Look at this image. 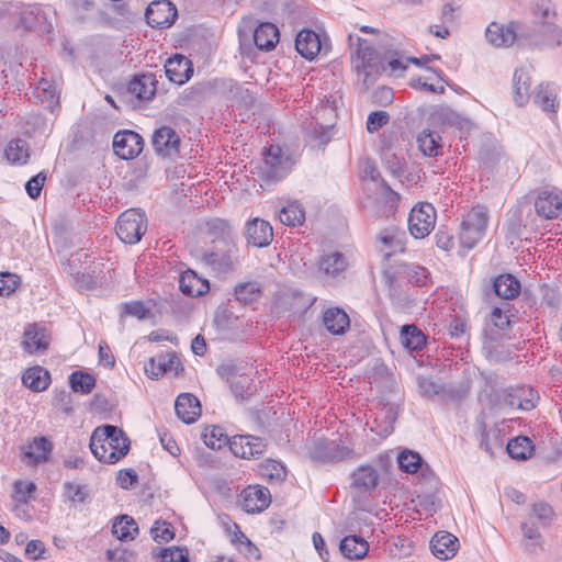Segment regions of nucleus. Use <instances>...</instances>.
<instances>
[{"label": "nucleus", "mask_w": 562, "mask_h": 562, "mask_svg": "<svg viewBox=\"0 0 562 562\" xmlns=\"http://www.w3.org/2000/svg\"><path fill=\"white\" fill-rule=\"evenodd\" d=\"M23 349L29 353L43 352L48 349L49 340L44 327L29 325L24 330Z\"/></svg>", "instance_id": "obj_23"}, {"label": "nucleus", "mask_w": 562, "mask_h": 562, "mask_svg": "<svg viewBox=\"0 0 562 562\" xmlns=\"http://www.w3.org/2000/svg\"><path fill=\"white\" fill-rule=\"evenodd\" d=\"M513 88L515 103L519 106L524 105L530 97V76L527 69L518 68L515 70L513 77Z\"/></svg>", "instance_id": "obj_37"}, {"label": "nucleus", "mask_w": 562, "mask_h": 562, "mask_svg": "<svg viewBox=\"0 0 562 562\" xmlns=\"http://www.w3.org/2000/svg\"><path fill=\"white\" fill-rule=\"evenodd\" d=\"M310 456L314 461L334 463L353 460L356 452L339 440L321 439L314 442Z\"/></svg>", "instance_id": "obj_7"}, {"label": "nucleus", "mask_w": 562, "mask_h": 562, "mask_svg": "<svg viewBox=\"0 0 562 562\" xmlns=\"http://www.w3.org/2000/svg\"><path fill=\"white\" fill-rule=\"evenodd\" d=\"M293 165V159L280 146L270 145L263 153L261 175L266 180L279 181L291 171Z\"/></svg>", "instance_id": "obj_6"}, {"label": "nucleus", "mask_w": 562, "mask_h": 562, "mask_svg": "<svg viewBox=\"0 0 562 562\" xmlns=\"http://www.w3.org/2000/svg\"><path fill=\"white\" fill-rule=\"evenodd\" d=\"M339 550L349 560H360L367 555L369 543L361 536L349 535L340 540Z\"/></svg>", "instance_id": "obj_30"}, {"label": "nucleus", "mask_w": 562, "mask_h": 562, "mask_svg": "<svg viewBox=\"0 0 562 562\" xmlns=\"http://www.w3.org/2000/svg\"><path fill=\"white\" fill-rule=\"evenodd\" d=\"M516 27V21L507 24L491 22L485 30V37L494 47H510L517 40Z\"/></svg>", "instance_id": "obj_13"}, {"label": "nucleus", "mask_w": 562, "mask_h": 562, "mask_svg": "<svg viewBox=\"0 0 562 562\" xmlns=\"http://www.w3.org/2000/svg\"><path fill=\"white\" fill-rule=\"evenodd\" d=\"M488 222L487 210L477 205L469 211L462 223L459 234V240L462 248L468 250L475 247V245L483 238Z\"/></svg>", "instance_id": "obj_4"}, {"label": "nucleus", "mask_w": 562, "mask_h": 562, "mask_svg": "<svg viewBox=\"0 0 562 562\" xmlns=\"http://www.w3.org/2000/svg\"><path fill=\"white\" fill-rule=\"evenodd\" d=\"M263 292V286L259 281L239 282L234 286V296L237 302L248 305L257 302Z\"/></svg>", "instance_id": "obj_32"}, {"label": "nucleus", "mask_w": 562, "mask_h": 562, "mask_svg": "<svg viewBox=\"0 0 562 562\" xmlns=\"http://www.w3.org/2000/svg\"><path fill=\"white\" fill-rule=\"evenodd\" d=\"M46 180V173L41 171L37 175L33 176L25 183V191L30 198L36 199L40 196L43 186Z\"/></svg>", "instance_id": "obj_59"}, {"label": "nucleus", "mask_w": 562, "mask_h": 562, "mask_svg": "<svg viewBox=\"0 0 562 562\" xmlns=\"http://www.w3.org/2000/svg\"><path fill=\"white\" fill-rule=\"evenodd\" d=\"M210 232L221 237L214 240V247L205 251L201 259L214 271L226 273L234 271L239 263V249L235 243V236L228 222L215 218L209 222Z\"/></svg>", "instance_id": "obj_2"}, {"label": "nucleus", "mask_w": 562, "mask_h": 562, "mask_svg": "<svg viewBox=\"0 0 562 562\" xmlns=\"http://www.w3.org/2000/svg\"><path fill=\"white\" fill-rule=\"evenodd\" d=\"M240 538L244 539V542L239 544L238 551L244 554L248 560L258 561L261 558V553L259 548L252 543L245 533H240Z\"/></svg>", "instance_id": "obj_62"}, {"label": "nucleus", "mask_w": 562, "mask_h": 562, "mask_svg": "<svg viewBox=\"0 0 562 562\" xmlns=\"http://www.w3.org/2000/svg\"><path fill=\"white\" fill-rule=\"evenodd\" d=\"M112 533L121 541L133 540L138 533V526L131 516L121 515L112 526Z\"/></svg>", "instance_id": "obj_41"}, {"label": "nucleus", "mask_w": 562, "mask_h": 562, "mask_svg": "<svg viewBox=\"0 0 562 562\" xmlns=\"http://www.w3.org/2000/svg\"><path fill=\"white\" fill-rule=\"evenodd\" d=\"M179 288L183 294L195 297L205 294L210 290V283L193 270L188 269L180 274Z\"/></svg>", "instance_id": "obj_28"}, {"label": "nucleus", "mask_w": 562, "mask_h": 562, "mask_svg": "<svg viewBox=\"0 0 562 562\" xmlns=\"http://www.w3.org/2000/svg\"><path fill=\"white\" fill-rule=\"evenodd\" d=\"M69 385L75 393L86 395L95 386V378L88 372L74 371L69 375Z\"/></svg>", "instance_id": "obj_44"}, {"label": "nucleus", "mask_w": 562, "mask_h": 562, "mask_svg": "<svg viewBox=\"0 0 562 562\" xmlns=\"http://www.w3.org/2000/svg\"><path fill=\"white\" fill-rule=\"evenodd\" d=\"M144 147L143 137L131 130L119 131L113 137L114 153L122 159L137 157Z\"/></svg>", "instance_id": "obj_10"}, {"label": "nucleus", "mask_w": 562, "mask_h": 562, "mask_svg": "<svg viewBox=\"0 0 562 562\" xmlns=\"http://www.w3.org/2000/svg\"><path fill=\"white\" fill-rule=\"evenodd\" d=\"M279 30L270 22L260 23L254 31V42L258 49L269 52L279 42Z\"/></svg>", "instance_id": "obj_29"}, {"label": "nucleus", "mask_w": 562, "mask_h": 562, "mask_svg": "<svg viewBox=\"0 0 562 562\" xmlns=\"http://www.w3.org/2000/svg\"><path fill=\"white\" fill-rule=\"evenodd\" d=\"M229 387L234 396L243 401L248 400L255 392V385L251 379L243 374H238L229 383Z\"/></svg>", "instance_id": "obj_49"}, {"label": "nucleus", "mask_w": 562, "mask_h": 562, "mask_svg": "<svg viewBox=\"0 0 562 562\" xmlns=\"http://www.w3.org/2000/svg\"><path fill=\"white\" fill-rule=\"evenodd\" d=\"M532 515L543 525L547 526L553 518V509L547 503H536L532 506Z\"/></svg>", "instance_id": "obj_60"}, {"label": "nucleus", "mask_w": 562, "mask_h": 562, "mask_svg": "<svg viewBox=\"0 0 562 562\" xmlns=\"http://www.w3.org/2000/svg\"><path fill=\"white\" fill-rule=\"evenodd\" d=\"M138 482V475L133 469L120 470L116 475V483L120 487L128 490Z\"/></svg>", "instance_id": "obj_61"}, {"label": "nucleus", "mask_w": 562, "mask_h": 562, "mask_svg": "<svg viewBox=\"0 0 562 562\" xmlns=\"http://www.w3.org/2000/svg\"><path fill=\"white\" fill-rule=\"evenodd\" d=\"M403 233L395 228H386L382 231L378 239L385 246V257L389 258L392 254L404 250V243L402 240Z\"/></svg>", "instance_id": "obj_42"}, {"label": "nucleus", "mask_w": 562, "mask_h": 562, "mask_svg": "<svg viewBox=\"0 0 562 562\" xmlns=\"http://www.w3.org/2000/svg\"><path fill=\"white\" fill-rule=\"evenodd\" d=\"M45 13L41 4H27L21 9L18 26L31 31L41 27Z\"/></svg>", "instance_id": "obj_35"}, {"label": "nucleus", "mask_w": 562, "mask_h": 562, "mask_svg": "<svg viewBox=\"0 0 562 562\" xmlns=\"http://www.w3.org/2000/svg\"><path fill=\"white\" fill-rule=\"evenodd\" d=\"M66 497L74 504H83L88 497V492L85 485H79L72 482L64 484Z\"/></svg>", "instance_id": "obj_54"}, {"label": "nucleus", "mask_w": 562, "mask_h": 562, "mask_svg": "<svg viewBox=\"0 0 562 562\" xmlns=\"http://www.w3.org/2000/svg\"><path fill=\"white\" fill-rule=\"evenodd\" d=\"M408 229L415 238H424L435 227L436 211L429 203L415 205L408 215Z\"/></svg>", "instance_id": "obj_8"}, {"label": "nucleus", "mask_w": 562, "mask_h": 562, "mask_svg": "<svg viewBox=\"0 0 562 562\" xmlns=\"http://www.w3.org/2000/svg\"><path fill=\"white\" fill-rule=\"evenodd\" d=\"M491 323L498 329L504 330L510 326L509 316L504 314L502 308L494 307L490 315Z\"/></svg>", "instance_id": "obj_64"}, {"label": "nucleus", "mask_w": 562, "mask_h": 562, "mask_svg": "<svg viewBox=\"0 0 562 562\" xmlns=\"http://www.w3.org/2000/svg\"><path fill=\"white\" fill-rule=\"evenodd\" d=\"M23 384L33 392H43L50 384V374L48 370L35 366L29 368L22 375Z\"/></svg>", "instance_id": "obj_31"}, {"label": "nucleus", "mask_w": 562, "mask_h": 562, "mask_svg": "<svg viewBox=\"0 0 562 562\" xmlns=\"http://www.w3.org/2000/svg\"><path fill=\"white\" fill-rule=\"evenodd\" d=\"M229 449L234 456L243 459H257L267 449L265 439L251 435H237L229 441Z\"/></svg>", "instance_id": "obj_11"}, {"label": "nucleus", "mask_w": 562, "mask_h": 562, "mask_svg": "<svg viewBox=\"0 0 562 562\" xmlns=\"http://www.w3.org/2000/svg\"><path fill=\"white\" fill-rule=\"evenodd\" d=\"M165 74L171 82L183 85L193 75L192 64L187 57L175 55L167 59Z\"/></svg>", "instance_id": "obj_20"}, {"label": "nucleus", "mask_w": 562, "mask_h": 562, "mask_svg": "<svg viewBox=\"0 0 562 562\" xmlns=\"http://www.w3.org/2000/svg\"><path fill=\"white\" fill-rule=\"evenodd\" d=\"M439 140L440 136L429 130H425L417 137L418 148L423 155L436 157L440 149Z\"/></svg>", "instance_id": "obj_46"}, {"label": "nucleus", "mask_w": 562, "mask_h": 562, "mask_svg": "<svg viewBox=\"0 0 562 562\" xmlns=\"http://www.w3.org/2000/svg\"><path fill=\"white\" fill-rule=\"evenodd\" d=\"M400 470L405 473H416L423 468L424 461L419 453L412 450H403L397 457Z\"/></svg>", "instance_id": "obj_48"}, {"label": "nucleus", "mask_w": 562, "mask_h": 562, "mask_svg": "<svg viewBox=\"0 0 562 562\" xmlns=\"http://www.w3.org/2000/svg\"><path fill=\"white\" fill-rule=\"evenodd\" d=\"M53 443L45 436L35 437L25 448L24 458L27 464L36 465L49 459Z\"/></svg>", "instance_id": "obj_26"}, {"label": "nucleus", "mask_w": 562, "mask_h": 562, "mask_svg": "<svg viewBox=\"0 0 562 562\" xmlns=\"http://www.w3.org/2000/svg\"><path fill=\"white\" fill-rule=\"evenodd\" d=\"M36 486L33 482H21L14 483V499L18 503L26 504L31 495L35 492Z\"/></svg>", "instance_id": "obj_57"}, {"label": "nucleus", "mask_w": 562, "mask_h": 562, "mask_svg": "<svg viewBox=\"0 0 562 562\" xmlns=\"http://www.w3.org/2000/svg\"><path fill=\"white\" fill-rule=\"evenodd\" d=\"M90 450L102 463L114 464L130 451V439L114 425L97 427L90 438Z\"/></svg>", "instance_id": "obj_3"}, {"label": "nucleus", "mask_w": 562, "mask_h": 562, "mask_svg": "<svg viewBox=\"0 0 562 562\" xmlns=\"http://www.w3.org/2000/svg\"><path fill=\"white\" fill-rule=\"evenodd\" d=\"M323 325L335 336L344 335L350 328V318L340 307H328L323 313Z\"/></svg>", "instance_id": "obj_24"}, {"label": "nucleus", "mask_w": 562, "mask_h": 562, "mask_svg": "<svg viewBox=\"0 0 562 562\" xmlns=\"http://www.w3.org/2000/svg\"><path fill=\"white\" fill-rule=\"evenodd\" d=\"M153 557L158 562H189V552L186 548L168 547L155 549Z\"/></svg>", "instance_id": "obj_47"}, {"label": "nucleus", "mask_w": 562, "mask_h": 562, "mask_svg": "<svg viewBox=\"0 0 562 562\" xmlns=\"http://www.w3.org/2000/svg\"><path fill=\"white\" fill-rule=\"evenodd\" d=\"M506 450L513 459L527 460L531 457L535 447L528 437L518 436L508 441Z\"/></svg>", "instance_id": "obj_40"}, {"label": "nucleus", "mask_w": 562, "mask_h": 562, "mask_svg": "<svg viewBox=\"0 0 562 562\" xmlns=\"http://www.w3.org/2000/svg\"><path fill=\"white\" fill-rule=\"evenodd\" d=\"M150 533L158 543L168 542L175 537L172 526L166 521H156L150 529Z\"/></svg>", "instance_id": "obj_53"}, {"label": "nucleus", "mask_w": 562, "mask_h": 562, "mask_svg": "<svg viewBox=\"0 0 562 562\" xmlns=\"http://www.w3.org/2000/svg\"><path fill=\"white\" fill-rule=\"evenodd\" d=\"M535 209L539 216L557 218L562 213V193L557 190H543L538 194Z\"/></svg>", "instance_id": "obj_16"}, {"label": "nucleus", "mask_w": 562, "mask_h": 562, "mask_svg": "<svg viewBox=\"0 0 562 562\" xmlns=\"http://www.w3.org/2000/svg\"><path fill=\"white\" fill-rule=\"evenodd\" d=\"M259 471L262 476L270 481H283L286 476V469L280 461L267 459L259 465Z\"/></svg>", "instance_id": "obj_50"}, {"label": "nucleus", "mask_w": 562, "mask_h": 562, "mask_svg": "<svg viewBox=\"0 0 562 562\" xmlns=\"http://www.w3.org/2000/svg\"><path fill=\"white\" fill-rule=\"evenodd\" d=\"M379 482V474L371 465H361L352 473V484L362 492L375 490Z\"/></svg>", "instance_id": "obj_34"}, {"label": "nucleus", "mask_w": 562, "mask_h": 562, "mask_svg": "<svg viewBox=\"0 0 562 562\" xmlns=\"http://www.w3.org/2000/svg\"><path fill=\"white\" fill-rule=\"evenodd\" d=\"M516 43L519 47L524 48H541L544 38L542 36L541 23H527L516 21Z\"/></svg>", "instance_id": "obj_17"}, {"label": "nucleus", "mask_w": 562, "mask_h": 562, "mask_svg": "<svg viewBox=\"0 0 562 562\" xmlns=\"http://www.w3.org/2000/svg\"><path fill=\"white\" fill-rule=\"evenodd\" d=\"M317 273L326 281L336 280L344 274L348 267L346 257L338 251L323 254L316 262Z\"/></svg>", "instance_id": "obj_12"}, {"label": "nucleus", "mask_w": 562, "mask_h": 562, "mask_svg": "<svg viewBox=\"0 0 562 562\" xmlns=\"http://www.w3.org/2000/svg\"><path fill=\"white\" fill-rule=\"evenodd\" d=\"M151 143L157 155L171 157L179 151L180 137L173 128L161 126L155 131Z\"/></svg>", "instance_id": "obj_14"}, {"label": "nucleus", "mask_w": 562, "mask_h": 562, "mask_svg": "<svg viewBox=\"0 0 562 562\" xmlns=\"http://www.w3.org/2000/svg\"><path fill=\"white\" fill-rule=\"evenodd\" d=\"M532 99L543 111L553 113L557 111V91L553 85H539L533 92Z\"/></svg>", "instance_id": "obj_38"}, {"label": "nucleus", "mask_w": 562, "mask_h": 562, "mask_svg": "<svg viewBox=\"0 0 562 562\" xmlns=\"http://www.w3.org/2000/svg\"><path fill=\"white\" fill-rule=\"evenodd\" d=\"M20 283V277L11 272L0 273V295L10 296Z\"/></svg>", "instance_id": "obj_56"}, {"label": "nucleus", "mask_w": 562, "mask_h": 562, "mask_svg": "<svg viewBox=\"0 0 562 562\" xmlns=\"http://www.w3.org/2000/svg\"><path fill=\"white\" fill-rule=\"evenodd\" d=\"M115 231L123 243H138L147 231L146 214L135 209L126 210L119 216Z\"/></svg>", "instance_id": "obj_5"}, {"label": "nucleus", "mask_w": 562, "mask_h": 562, "mask_svg": "<svg viewBox=\"0 0 562 562\" xmlns=\"http://www.w3.org/2000/svg\"><path fill=\"white\" fill-rule=\"evenodd\" d=\"M348 43L351 68L357 74L358 83L363 90H368L376 81L379 75L387 68L393 75H402L407 68L406 59H403L397 52L381 56L369 45L367 40L359 35L349 34Z\"/></svg>", "instance_id": "obj_1"}, {"label": "nucleus", "mask_w": 562, "mask_h": 562, "mask_svg": "<svg viewBox=\"0 0 562 562\" xmlns=\"http://www.w3.org/2000/svg\"><path fill=\"white\" fill-rule=\"evenodd\" d=\"M155 358H150L148 363L145 364L146 374L154 379L158 378L167 372L175 371L178 372L179 368H181V362L179 358L175 353H166L165 356L158 357V369L154 371Z\"/></svg>", "instance_id": "obj_33"}, {"label": "nucleus", "mask_w": 562, "mask_h": 562, "mask_svg": "<svg viewBox=\"0 0 562 562\" xmlns=\"http://www.w3.org/2000/svg\"><path fill=\"white\" fill-rule=\"evenodd\" d=\"M538 398L539 396L532 387L517 385L506 390L504 403L521 411H530L536 406Z\"/></svg>", "instance_id": "obj_15"}, {"label": "nucleus", "mask_w": 562, "mask_h": 562, "mask_svg": "<svg viewBox=\"0 0 562 562\" xmlns=\"http://www.w3.org/2000/svg\"><path fill=\"white\" fill-rule=\"evenodd\" d=\"M543 46L558 47L562 45V31L555 24L541 22Z\"/></svg>", "instance_id": "obj_52"}, {"label": "nucleus", "mask_w": 562, "mask_h": 562, "mask_svg": "<svg viewBox=\"0 0 562 562\" xmlns=\"http://www.w3.org/2000/svg\"><path fill=\"white\" fill-rule=\"evenodd\" d=\"M127 91L140 101L150 100L156 93V80L153 74L134 76L127 83Z\"/></svg>", "instance_id": "obj_27"}, {"label": "nucleus", "mask_w": 562, "mask_h": 562, "mask_svg": "<svg viewBox=\"0 0 562 562\" xmlns=\"http://www.w3.org/2000/svg\"><path fill=\"white\" fill-rule=\"evenodd\" d=\"M246 238L248 244L255 247H267L273 239V229L269 222L258 217L246 225Z\"/></svg>", "instance_id": "obj_19"}, {"label": "nucleus", "mask_w": 562, "mask_h": 562, "mask_svg": "<svg viewBox=\"0 0 562 562\" xmlns=\"http://www.w3.org/2000/svg\"><path fill=\"white\" fill-rule=\"evenodd\" d=\"M493 289L497 296L513 300L520 293V282L512 274H501L494 279Z\"/></svg>", "instance_id": "obj_36"}, {"label": "nucleus", "mask_w": 562, "mask_h": 562, "mask_svg": "<svg viewBox=\"0 0 562 562\" xmlns=\"http://www.w3.org/2000/svg\"><path fill=\"white\" fill-rule=\"evenodd\" d=\"M177 8L169 0H157L148 4L145 18L151 27L164 29L172 25L177 19Z\"/></svg>", "instance_id": "obj_9"}, {"label": "nucleus", "mask_w": 562, "mask_h": 562, "mask_svg": "<svg viewBox=\"0 0 562 562\" xmlns=\"http://www.w3.org/2000/svg\"><path fill=\"white\" fill-rule=\"evenodd\" d=\"M295 49L305 59H314L322 49L319 35L311 30H302L295 38Z\"/></svg>", "instance_id": "obj_25"}, {"label": "nucleus", "mask_w": 562, "mask_h": 562, "mask_svg": "<svg viewBox=\"0 0 562 562\" xmlns=\"http://www.w3.org/2000/svg\"><path fill=\"white\" fill-rule=\"evenodd\" d=\"M175 411L179 419L186 424H192L201 415V405L194 395L182 393L175 402Z\"/></svg>", "instance_id": "obj_22"}, {"label": "nucleus", "mask_w": 562, "mask_h": 562, "mask_svg": "<svg viewBox=\"0 0 562 562\" xmlns=\"http://www.w3.org/2000/svg\"><path fill=\"white\" fill-rule=\"evenodd\" d=\"M390 115L385 111L371 112L367 120V130L369 133H374L387 124Z\"/></svg>", "instance_id": "obj_58"}, {"label": "nucleus", "mask_w": 562, "mask_h": 562, "mask_svg": "<svg viewBox=\"0 0 562 562\" xmlns=\"http://www.w3.org/2000/svg\"><path fill=\"white\" fill-rule=\"evenodd\" d=\"M202 437L205 446L213 450L221 449L223 446L229 445L231 441L228 436L224 434L223 428L218 426H212L210 429H206Z\"/></svg>", "instance_id": "obj_51"}, {"label": "nucleus", "mask_w": 562, "mask_h": 562, "mask_svg": "<svg viewBox=\"0 0 562 562\" xmlns=\"http://www.w3.org/2000/svg\"><path fill=\"white\" fill-rule=\"evenodd\" d=\"M271 502V495L267 487L249 486L244 491L241 506L247 513H260Z\"/></svg>", "instance_id": "obj_21"}, {"label": "nucleus", "mask_w": 562, "mask_h": 562, "mask_svg": "<svg viewBox=\"0 0 562 562\" xmlns=\"http://www.w3.org/2000/svg\"><path fill=\"white\" fill-rule=\"evenodd\" d=\"M148 313V307L142 301H132L122 304V316H134L138 319H144Z\"/></svg>", "instance_id": "obj_55"}, {"label": "nucleus", "mask_w": 562, "mask_h": 562, "mask_svg": "<svg viewBox=\"0 0 562 562\" xmlns=\"http://www.w3.org/2000/svg\"><path fill=\"white\" fill-rule=\"evenodd\" d=\"M419 392L427 397H432L441 392V385L437 384L430 379H418Z\"/></svg>", "instance_id": "obj_63"}, {"label": "nucleus", "mask_w": 562, "mask_h": 562, "mask_svg": "<svg viewBox=\"0 0 562 562\" xmlns=\"http://www.w3.org/2000/svg\"><path fill=\"white\" fill-rule=\"evenodd\" d=\"M279 218L286 226H299L305 220V211L301 204L292 202L281 209Z\"/></svg>", "instance_id": "obj_43"}, {"label": "nucleus", "mask_w": 562, "mask_h": 562, "mask_svg": "<svg viewBox=\"0 0 562 562\" xmlns=\"http://www.w3.org/2000/svg\"><path fill=\"white\" fill-rule=\"evenodd\" d=\"M4 155L7 159L12 164H26L29 159L27 142L24 139L11 140L4 150Z\"/></svg>", "instance_id": "obj_45"}, {"label": "nucleus", "mask_w": 562, "mask_h": 562, "mask_svg": "<svg viewBox=\"0 0 562 562\" xmlns=\"http://www.w3.org/2000/svg\"><path fill=\"white\" fill-rule=\"evenodd\" d=\"M459 547V539L448 531H438L430 540V550L440 560H448L454 557Z\"/></svg>", "instance_id": "obj_18"}, {"label": "nucleus", "mask_w": 562, "mask_h": 562, "mask_svg": "<svg viewBox=\"0 0 562 562\" xmlns=\"http://www.w3.org/2000/svg\"><path fill=\"white\" fill-rule=\"evenodd\" d=\"M401 342L411 351H419L426 345V337L415 325H404L401 329Z\"/></svg>", "instance_id": "obj_39"}]
</instances>
